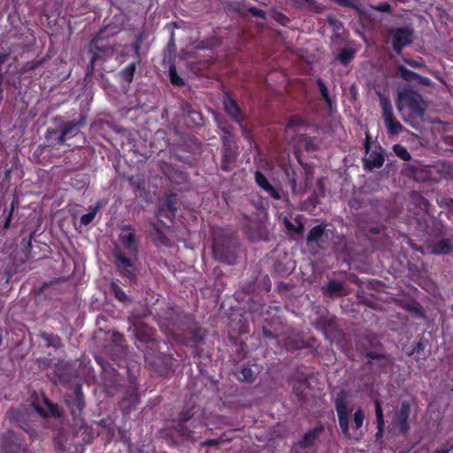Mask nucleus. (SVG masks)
Returning <instances> with one entry per match:
<instances>
[{"label":"nucleus","mask_w":453,"mask_h":453,"mask_svg":"<svg viewBox=\"0 0 453 453\" xmlns=\"http://www.w3.org/2000/svg\"><path fill=\"white\" fill-rule=\"evenodd\" d=\"M305 119L300 115H293L289 118L287 123V128H294L296 127H301L305 124Z\"/></svg>","instance_id":"52"},{"label":"nucleus","mask_w":453,"mask_h":453,"mask_svg":"<svg viewBox=\"0 0 453 453\" xmlns=\"http://www.w3.org/2000/svg\"><path fill=\"white\" fill-rule=\"evenodd\" d=\"M364 420H365V412L363 411L362 409H357L354 412L353 427L355 429L358 430L360 427H362Z\"/></svg>","instance_id":"50"},{"label":"nucleus","mask_w":453,"mask_h":453,"mask_svg":"<svg viewBox=\"0 0 453 453\" xmlns=\"http://www.w3.org/2000/svg\"><path fill=\"white\" fill-rule=\"evenodd\" d=\"M325 292L330 296H340L343 291V284L334 279L328 280L327 284L323 287Z\"/></svg>","instance_id":"35"},{"label":"nucleus","mask_w":453,"mask_h":453,"mask_svg":"<svg viewBox=\"0 0 453 453\" xmlns=\"http://www.w3.org/2000/svg\"><path fill=\"white\" fill-rule=\"evenodd\" d=\"M142 42V37L141 35H139L131 45L132 50H134V54L136 55L137 63H140V61H141L140 50H141Z\"/></svg>","instance_id":"54"},{"label":"nucleus","mask_w":453,"mask_h":453,"mask_svg":"<svg viewBox=\"0 0 453 453\" xmlns=\"http://www.w3.org/2000/svg\"><path fill=\"white\" fill-rule=\"evenodd\" d=\"M112 340L113 342L117 344V345H122L124 341H125V338H124V335L119 332H115L113 333L112 334Z\"/></svg>","instance_id":"64"},{"label":"nucleus","mask_w":453,"mask_h":453,"mask_svg":"<svg viewBox=\"0 0 453 453\" xmlns=\"http://www.w3.org/2000/svg\"><path fill=\"white\" fill-rule=\"evenodd\" d=\"M374 404H375V415H376V422H377L376 437L379 438L382 435V433L384 430V415H383L381 403L379 400H375Z\"/></svg>","instance_id":"31"},{"label":"nucleus","mask_w":453,"mask_h":453,"mask_svg":"<svg viewBox=\"0 0 453 453\" xmlns=\"http://www.w3.org/2000/svg\"><path fill=\"white\" fill-rule=\"evenodd\" d=\"M357 52V49L343 48L339 50L335 58L341 63V65L347 66L354 59Z\"/></svg>","instance_id":"29"},{"label":"nucleus","mask_w":453,"mask_h":453,"mask_svg":"<svg viewBox=\"0 0 453 453\" xmlns=\"http://www.w3.org/2000/svg\"><path fill=\"white\" fill-rule=\"evenodd\" d=\"M247 12H249L254 17H258L263 19H265L266 18L265 12L250 4L248 5Z\"/></svg>","instance_id":"56"},{"label":"nucleus","mask_w":453,"mask_h":453,"mask_svg":"<svg viewBox=\"0 0 453 453\" xmlns=\"http://www.w3.org/2000/svg\"><path fill=\"white\" fill-rule=\"evenodd\" d=\"M396 73L399 77H401L405 81H420L423 84H427L428 79L424 78L419 75L418 73H415L410 69H408L403 65H399L396 69Z\"/></svg>","instance_id":"28"},{"label":"nucleus","mask_w":453,"mask_h":453,"mask_svg":"<svg viewBox=\"0 0 453 453\" xmlns=\"http://www.w3.org/2000/svg\"><path fill=\"white\" fill-rule=\"evenodd\" d=\"M261 189H263L270 197H272L275 200L281 199V193H282L281 189L279 188L273 187L271 183L267 184Z\"/></svg>","instance_id":"44"},{"label":"nucleus","mask_w":453,"mask_h":453,"mask_svg":"<svg viewBox=\"0 0 453 453\" xmlns=\"http://www.w3.org/2000/svg\"><path fill=\"white\" fill-rule=\"evenodd\" d=\"M150 236L157 247H171L172 242L165 233L155 224L150 225Z\"/></svg>","instance_id":"26"},{"label":"nucleus","mask_w":453,"mask_h":453,"mask_svg":"<svg viewBox=\"0 0 453 453\" xmlns=\"http://www.w3.org/2000/svg\"><path fill=\"white\" fill-rule=\"evenodd\" d=\"M183 111L188 115H196L199 120H202V115L197 111L194 110L190 104H186L182 107Z\"/></svg>","instance_id":"59"},{"label":"nucleus","mask_w":453,"mask_h":453,"mask_svg":"<svg viewBox=\"0 0 453 453\" xmlns=\"http://www.w3.org/2000/svg\"><path fill=\"white\" fill-rule=\"evenodd\" d=\"M423 99L420 94L413 89H403L398 93L396 107L401 114L411 118H421L425 113Z\"/></svg>","instance_id":"4"},{"label":"nucleus","mask_w":453,"mask_h":453,"mask_svg":"<svg viewBox=\"0 0 453 453\" xmlns=\"http://www.w3.org/2000/svg\"><path fill=\"white\" fill-rule=\"evenodd\" d=\"M129 183L131 187L137 192L140 193V195L145 193L146 187H145V180L142 178H135L134 176L129 178Z\"/></svg>","instance_id":"41"},{"label":"nucleus","mask_w":453,"mask_h":453,"mask_svg":"<svg viewBox=\"0 0 453 453\" xmlns=\"http://www.w3.org/2000/svg\"><path fill=\"white\" fill-rule=\"evenodd\" d=\"M140 403V397L137 388L130 387L125 392V395L120 402L119 407L125 417L128 416L130 412L134 410Z\"/></svg>","instance_id":"19"},{"label":"nucleus","mask_w":453,"mask_h":453,"mask_svg":"<svg viewBox=\"0 0 453 453\" xmlns=\"http://www.w3.org/2000/svg\"><path fill=\"white\" fill-rule=\"evenodd\" d=\"M429 248L434 255H448L453 251V240L443 238L433 242Z\"/></svg>","instance_id":"27"},{"label":"nucleus","mask_w":453,"mask_h":453,"mask_svg":"<svg viewBox=\"0 0 453 453\" xmlns=\"http://www.w3.org/2000/svg\"><path fill=\"white\" fill-rule=\"evenodd\" d=\"M425 349V344L422 341H419L418 342L415 343L411 352L410 353V355H413L414 353L416 354H420Z\"/></svg>","instance_id":"62"},{"label":"nucleus","mask_w":453,"mask_h":453,"mask_svg":"<svg viewBox=\"0 0 453 453\" xmlns=\"http://www.w3.org/2000/svg\"><path fill=\"white\" fill-rule=\"evenodd\" d=\"M221 165L220 168L223 172H231L234 165L239 155L238 147L236 148H222L221 150Z\"/></svg>","instance_id":"22"},{"label":"nucleus","mask_w":453,"mask_h":453,"mask_svg":"<svg viewBox=\"0 0 453 453\" xmlns=\"http://www.w3.org/2000/svg\"><path fill=\"white\" fill-rule=\"evenodd\" d=\"M138 64L139 63H137V61L131 62L120 71L119 75L122 81L127 83H131L133 81L134 75L136 71V65Z\"/></svg>","instance_id":"37"},{"label":"nucleus","mask_w":453,"mask_h":453,"mask_svg":"<svg viewBox=\"0 0 453 453\" xmlns=\"http://www.w3.org/2000/svg\"><path fill=\"white\" fill-rule=\"evenodd\" d=\"M239 242L231 233L218 229L213 232L212 257L220 263L234 265L237 262Z\"/></svg>","instance_id":"3"},{"label":"nucleus","mask_w":453,"mask_h":453,"mask_svg":"<svg viewBox=\"0 0 453 453\" xmlns=\"http://www.w3.org/2000/svg\"><path fill=\"white\" fill-rule=\"evenodd\" d=\"M389 34L392 48L397 54H401L403 49L412 42V31L407 27L392 28Z\"/></svg>","instance_id":"15"},{"label":"nucleus","mask_w":453,"mask_h":453,"mask_svg":"<svg viewBox=\"0 0 453 453\" xmlns=\"http://www.w3.org/2000/svg\"><path fill=\"white\" fill-rule=\"evenodd\" d=\"M41 339H42L47 347H52L56 349L63 348L62 339L56 334L41 332L39 334Z\"/></svg>","instance_id":"30"},{"label":"nucleus","mask_w":453,"mask_h":453,"mask_svg":"<svg viewBox=\"0 0 453 453\" xmlns=\"http://www.w3.org/2000/svg\"><path fill=\"white\" fill-rule=\"evenodd\" d=\"M365 157L364 158V168L367 171H373L380 168L385 161L384 150L381 146H376L375 150L371 151V136L368 133L365 135L364 143Z\"/></svg>","instance_id":"9"},{"label":"nucleus","mask_w":453,"mask_h":453,"mask_svg":"<svg viewBox=\"0 0 453 453\" xmlns=\"http://www.w3.org/2000/svg\"><path fill=\"white\" fill-rule=\"evenodd\" d=\"M261 189H263L270 197H272L275 200L281 199V193H282L281 189L279 188L273 187L271 183L267 184Z\"/></svg>","instance_id":"45"},{"label":"nucleus","mask_w":453,"mask_h":453,"mask_svg":"<svg viewBox=\"0 0 453 453\" xmlns=\"http://www.w3.org/2000/svg\"><path fill=\"white\" fill-rule=\"evenodd\" d=\"M261 189H263L270 197H272L275 200L281 199V193H282L281 189L279 188L273 187L271 183L267 184Z\"/></svg>","instance_id":"43"},{"label":"nucleus","mask_w":453,"mask_h":453,"mask_svg":"<svg viewBox=\"0 0 453 453\" xmlns=\"http://www.w3.org/2000/svg\"><path fill=\"white\" fill-rule=\"evenodd\" d=\"M296 5L303 8H311L314 5V0H296Z\"/></svg>","instance_id":"61"},{"label":"nucleus","mask_w":453,"mask_h":453,"mask_svg":"<svg viewBox=\"0 0 453 453\" xmlns=\"http://www.w3.org/2000/svg\"><path fill=\"white\" fill-rule=\"evenodd\" d=\"M417 224L428 235L440 237L444 234V224L435 217L419 218L417 219Z\"/></svg>","instance_id":"17"},{"label":"nucleus","mask_w":453,"mask_h":453,"mask_svg":"<svg viewBox=\"0 0 453 453\" xmlns=\"http://www.w3.org/2000/svg\"><path fill=\"white\" fill-rule=\"evenodd\" d=\"M65 403L70 410L73 421L77 426H83V411L86 405L85 397L81 384L75 385L72 393L65 396Z\"/></svg>","instance_id":"6"},{"label":"nucleus","mask_w":453,"mask_h":453,"mask_svg":"<svg viewBox=\"0 0 453 453\" xmlns=\"http://www.w3.org/2000/svg\"><path fill=\"white\" fill-rule=\"evenodd\" d=\"M59 133H60V130L58 131V129H51V128L47 129V131L45 133V138L48 141L50 146L60 147V146L64 145V144H57L58 136V134H59Z\"/></svg>","instance_id":"40"},{"label":"nucleus","mask_w":453,"mask_h":453,"mask_svg":"<svg viewBox=\"0 0 453 453\" xmlns=\"http://www.w3.org/2000/svg\"><path fill=\"white\" fill-rule=\"evenodd\" d=\"M316 84L319 87V92H320V95H321L323 100L326 102L329 110L332 111L334 103H333L332 98L330 97L326 82L324 81V80L322 78H318L316 80Z\"/></svg>","instance_id":"36"},{"label":"nucleus","mask_w":453,"mask_h":453,"mask_svg":"<svg viewBox=\"0 0 453 453\" xmlns=\"http://www.w3.org/2000/svg\"><path fill=\"white\" fill-rule=\"evenodd\" d=\"M195 407L181 411L176 418L172 420V428L183 440L193 441L194 429L200 424L199 418H196Z\"/></svg>","instance_id":"5"},{"label":"nucleus","mask_w":453,"mask_h":453,"mask_svg":"<svg viewBox=\"0 0 453 453\" xmlns=\"http://www.w3.org/2000/svg\"><path fill=\"white\" fill-rule=\"evenodd\" d=\"M401 307L404 311H406L410 313L416 314L417 316H418L420 318L425 317V312H424L423 307L416 300H412L411 302H403L401 303Z\"/></svg>","instance_id":"34"},{"label":"nucleus","mask_w":453,"mask_h":453,"mask_svg":"<svg viewBox=\"0 0 453 453\" xmlns=\"http://www.w3.org/2000/svg\"><path fill=\"white\" fill-rule=\"evenodd\" d=\"M222 104L225 112L229 116L234 122L242 124L246 117L242 112L237 101L232 96L228 91H224L222 97Z\"/></svg>","instance_id":"16"},{"label":"nucleus","mask_w":453,"mask_h":453,"mask_svg":"<svg viewBox=\"0 0 453 453\" xmlns=\"http://www.w3.org/2000/svg\"><path fill=\"white\" fill-rule=\"evenodd\" d=\"M110 289L118 301L121 303H126L128 301V296L126 294L125 290L116 282L112 281L111 283Z\"/></svg>","instance_id":"38"},{"label":"nucleus","mask_w":453,"mask_h":453,"mask_svg":"<svg viewBox=\"0 0 453 453\" xmlns=\"http://www.w3.org/2000/svg\"><path fill=\"white\" fill-rule=\"evenodd\" d=\"M319 314L317 319L313 322V326L317 330L321 331L324 334L327 331H333L336 327L335 317L331 315L326 309L319 311Z\"/></svg>","instance_id":"20"},{"label":"nucleus","mask_w":453,"mask_h":453,"mask_svg":"<svg viewBox=\"0 0 453 453\" xmlns=\"http://www.w3.org/2000/svg\"><path fill=\"white\" fill-rule=\"evenodd\" d=\"M86 126V116L80 115L78 120L65 121L60 125V133L58 134L57 144H65L66 139L76 136L81 129Z\"/></svg>","instance_id":"14"},{"label":"nucleus","mask_w":453,"mask_h":453,"mask_svg":"<svg viewBox=\"0 0 453 453\" xmlns=\"http://www.w3.org/2000/svg\"><path fill=\"white\" fill-rule=\"evenodd\" d=\"M411 413V404L407 401L401 403L399 411L395 415V421L397 422L398 428L401 434H405L410 430L409 416Z\"/></svg>","instance_id":"23"},{"label":"nucleus","mask_w":453,"mask_h":453,"mask_svg":"<svg viewBox=\"0 0 453 453\" xmlns=\"http://www.w3.org/2000/svg\"><path fill=\"white\" fill-rule=\"evenodd\" d=\"M0 447L4 453H32L24 439L12 430L2 434Z\"/></svg>","instance_id":"8"},{"label":"nucleus","mask_w":453,"mask_h":453,"mask_svg":"<svg viewBox=\"0 0 453 453\" xmlns=\"http://www.w3.org/2000/svg\"><path fill=\"white\" fill-rule=\"evenodd\" d=\"M380 107L385 127L389 135H397L404 130V127L395 118L390 99L380 96Z\"/></svg>","instance_id":"10"},{"label":"nucleus","mask_w":453,"mask_h":453,"mask_svg":"<svg viewBox=\"0 0 453 453\" xmlns=\"http://www.w3.org/2000/svg\"><path fill=\"white\" fill-rule=\"evenodd\" d=\"M393 150L395 155L403 161L411 160V156L405 147L400 144H396L394 146Z\"/></svg>","instance_id":"48"},{"label":"nucleus","mask_w":453,"mask_h":453,"mask_svg":"<svg viewBox=\"0 0 453 453\" xmlns=\"http://www.w3.org/2000/svg\"><path fill=\"white\" fill-rule=\"evenodd\" d=\"M254 179L256 184L260 188H264L267 184H269L268 179L265 176V174L260 171H256L254 174Z\"/></svg>","instance_id":"53"},{"label":"nucleus","mask_w":453,"mask_h":453,"mask_svg":"<svg viewBox=\"0 0 453 453\" xmlns=\"http://www.w3.org/2000/svg\"><path fill=\"white\" fill-rule=\"evenodd\" d=\"M272 18L275 22L284 27L288 26V24L290 21L289 18L287 15L278 11L273 12Z\"/></svg>","instance_id":"51"},{"label":"nucleus","mask_w":453,"mask_h":453,"mask_svg":"<svg viewBox=\"0 0 453 453\" xmlns=\"http://www.w3.org/2000/svg\"><path fill=\"white\" fill-rule=\"evenodd\" d=\"M97 60H98V54L92 55L90 63L88 65L87 70H86L87 77H92L94 75L95 65Z\"/></svg>","instance_id":"57"},{"label":"nucleus","mask_w":453,"mask_h":453,"mask_svg":"<svg viewBox=\"0 0 453 453\" xmlns=\"http://www.w3.org/2000/svg\"><path fill=\"white\" fill-rule=\"evenodd\" d=\"M222 148H236L238 147L234 141V134L221 136Z\"/></svg>","instance_id":"55"},{"label":"nucleus","mask_w":453,"mask_h":453,"mask_svg":"<svg viewBox=\"0 0 453 453\" xmlns=\"http://www.w3.org/2000/svg\"><path fill=\"white\" fill-rule=\"evenodd\" d=\"M286 345L288 350H298L308 347L307 342L303 340H291Z\"/></svg>","instance_id":"49"},{"label":"nucleus","mask_w":453,"mask_h":453,"mask_svg":"<svg viewBox=\"0 0 453 453\" xmlns=\"http://www.w3.org/2000/svg\"><path fill=\"white\" fill-rule=\"evenodd\" d=\"M104 28L100 29V31L94 36L92 39L88 51L92 53V55L98 54V60H104L105 58H110L113 52V49L106 43H102L103 34L104 33Z\"/></svg>","instance_id":"18"},{"label":"nucleus","mask_w":453,"mask_h":453,"mask_svg":"<svg viewBox=\"0 0 453 453\" xmlns=\"http://www.w3.org/2000/svg\"><path fill=\"white\" fill-rule=\"evenodd\" d=\"M302 216L299 215L295 219L296 224H293L288 218L283 219V224L286 229L289 232L296 233L297 234H302L304 230V224L301 220Z\"/></svg>","instance_id":"33"},{"label":"nucleus","mask_w":453,"mask_h":453,"mask_svg":"<svg viewBox=\"0 0 453 453\" xmlns=\"http://www.w3.org/2000/svg\"><path fill=\"white\" fill-rule=\"evenodd\" d=\"M96 210L83 214L81 217V223L84 226L89 225L96 217Z\"/></svg>","instance_id":"58"},{"label":"nucleus","mask_w":453,"mask_h":453,"mask_svg":"<svg viewBox=\"0 0 453 453\" xmlns=\"http://www.w3.org/2000/svg\"><path fill=\"white\" fill-rule=\"evenodd\" d=\"M159 326L178 342L191 348L197 347L207 334V331L196 320L195 315L173 306L165 309Z\"/></svg>","instance_id":"2"},{"label":"nucleus","mask_w":453,"mask_h":453,"mask_svg":"<svg viewBox=\"0 0 453 453\" xmlns=\"http://www.w3.org/2000/svg\"><path fill=\"white\" fill-rule=\"evenodd\" d=\"M376 10L382 12H390L391 5L388 2L380 3L376 7Z\"/></svg>","instance_id":"63"},{"label":"nucleus","mask_w":453,"mask_h":453,"mask_svg":"<svg viewBox=\"0 0 453 453\" xmlns=\"http://www.w3.org/2000/svg\"><path fill=\"white\" fill-rule=\"evenodd\" d=\"M248 5L245 0H231L228 3V6L231 10L241 14L247 11Z\"/></svg>","instance_id":"42"},{"label":"nucleus","mask_w":453,"mask_h":453,"mask_svg":"<svg viewBox=\"0 0 453 453\" xmlns=\"http://www.w3.org/2000/svg\"><path fill=\"white\" fill-rule=\"evenodd\" d=\"M219 45V42L215 36L202 40L198 42L199 50H211Z\"/></svg>","instance_id":"47"},{"label":"nucleus","mask_w":453,"mask_h":453,"mask_svg":"<svg viewBox=\"0 0 453 453\" xmlns=\"http://www.w3.org/2000/svg\"><path fill=\"white\" fill-rule=\"evenodd\" d=\"M129 330L135 337L136 348L143 353L144 361L155 372L160 376H166L173 368L176 361L173 354L169 353L168 343L158 340L157 331L149 326L140 319H129Z\"/></svg>","instance_id":"1"},{"label":"nucleus","mask_w":453,"mask_h":453,"mask_svg":"<svg viewBox=\"0 0 453 453\" xmlns=\"http://www.w3.org/2000/svg\"><path fill=\"white\" fill-rule=\"evenodd\" d=\"M261 189H263L270 197H272L275 200L281 199V193H282L281 189L279 188L273 187L271 183L267 184Z\"/></svg>","instance_id":"46"},{"label":"nucleus","mask_w":453,"mask_h":453,"mask_svg":"<svg viewBox=\"0 0 453 453\" xmlns=\"http://www.w3.org/2000/svg\"><path fill=\"white\" fill-rule=\"evenodd\" d=\"M120 246L131 256L136 257L138 255V240L135 229L132 225H124L120 227L119 234Z\"/></svg>","instance_id":"12"},{"label":"nucleus","mask_w":453,"mask_h":453,"mask_svg":"<svg viewBox=\"0 0 453 453\" xmlns=\"http://www.w3.org/2000/svg\"><path fill=\"white\" fill-rule=\"evenodd\" d=\"M323 425H318L314 428L307 431L303 438L297 442V445L303 449H310L319 441V435L324 432Z\"/></svg>","instance_id":"21"},{"label":"nucleus","mask_w":453,"mask_h":453,"mask_svg":"<svg viewBox=\"0 0 453 453\" xmlns=\"http://www.w3.org/2000/svg\"><path fill=\"white\" fill-rule=\"evenodd\" d=\"M237 379L242 382L252 383L256 380L255 372L250 365H242L236 373Z\"/></svg>","instance_id":"32"},{"label":"nucleus","mask_w":453,"mask_h":453,"mask_svg":"<svg viewBox=\"0 0 453 453\" xmlns=\"http://www.w3.org/2000/svg\"><path fill=\"white\" fill-rule=\"evenodd\" d=\"M334 408L337 412L340 429L345 438H350L349 434V420L348 411V393L346 390L342 389L337 393L333 400Z\"/></svg>","instance_id":"7"},{"label":"nucleus","mask_w":453,"mask_h":453,"mask_svg":"<svg viewBox=\"0 0 453 453\" xmlns=\"http://www.w3.org/2000/svg\"><path fill=\"white\" fill-rule=\"evenodd\" d=\"M326 224L322 223L310 229L306 237L308 246L316 245L320 250H326L329 247V235Z\"/></svg>","instance_id":"13"},{"label":"nucleus","mask_w":453,"mask_h":453,"mask_svg":"<svg viewBox=\"0 0 453 453\" xmlns=\"http://www.w3.org/2000/svg\"><path fill=\"white\" fill-rule=\"evenodd\" d=\"M113 257L115 258L116 269L119 273L124 278L128 279L130 281H135L137 280V270L131 258L127 257L119 248H116L113 250Z\"/></svg>","instance_id":"11"},{"label":"nucleus","mask_w":453,"mask_h":453,"mask_svg":"<svg viewBox=\"0 0 453 453\" xmlns=\"http://www.w3.org/2000/svg\"><path fill=\"white\" fill-rule=\"evenodd\" d=\"M169 78L171 83L174 86L185 85V80L178 73L174 65H171L169 67Z\"/></svg>","instance_id":"39"},{"label":"nucleus","mask_w":453,"mask_h":453,"mask_svg":"<svg viewBox=\"0 0 453 453\" xmlns=\"http://www.w3.org/2000/svg\"><path fill=\"white\" fill-rule=\"evenodd\" d=\"M49 59L50 56H44L42 58H35L31 61L26 62L19 69L20 76L25 78H33L35 75L33 73L42 67Z\"/></svg>","instance_id":"25"},{"label":"nucleus","mask_w":453,"mask_h":453,"mask_svg":"<svg viewBox=\"0 0 453 453\" xmlns=\"http://www.w3.org/2000/svg\"><path fill=\"white\" fill-rule=\"evenodd\" d=\"M15 207H16V203L15 201L13 200L11 203V206H10V211H9V213H8V216L4 221V228H9L10 227V224H11V220H12V214L14 212V210H15Z\"/></svg>","instance_id":"60"},{"label":"nucleus","mask_w":453,"mask_h":453,"mask_svg":"<svg viewBox=\"0 0 453 453\" xmlns=\"http://www.w3.org/2000/svg\"><path fill=\"white\" fill-rule=\"evenodd\" d=\"M42 403L46 406V409L41 407L39 405L35 406V409L39 413L40 416L43 418L52 417V418H61L62 411L58 404L52 403L48 397L43 395Z\"/></svg>","instance_id":"24"}]
</instances>
